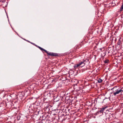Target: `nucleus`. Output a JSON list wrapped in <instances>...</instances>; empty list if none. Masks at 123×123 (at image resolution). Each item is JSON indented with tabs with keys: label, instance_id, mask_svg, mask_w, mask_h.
Masks as SVG:
<instances>
[{
	"label": "nucleus",
	"instance_id": "obj_11",
	"mask_svg": "<svg viewBox=\"0 0 123 123\" xmlns=\"http://www.w3.org/2000/svg\"><path fill=\"white\" fill-rule=\"evenodd\" d=\"M117 87L116 86H115V87H114L113 88H112V89H111V90H113V89L114 88H115V87Z\"/></svg>",
	"mask_w": 123,
	"mask_h": 123
},
{
	"label": "nucleus",
	"instance_id": "obj_8",
	"mask_svg": "<svg viewBox=\"0 0 123 123\" xmlns=\"http://www.w3.org/2000/svg\"><path fill=\"white\" fill-rule=\"evenodd\" d=\"M105 108H102V109H101V110H100V112H102V111H104V110H105Z\"/></svg>",
	"mask_w": 123,
	"mask_h": 123
},
{
	"label": "nucleus",
	"instance_id": "obj_4",
	"mask_svg": "<svg viewBox=\"0 0 123 123\" xmlns=\"http://www.w3.org/2000/svg\"><path fill=\"white\" fill-rule=\"evenodd\" d=\"M36 46L39 49H40L41 50H42V51L43 50L45 52H47V50H46L43 49L42 48H41V47H40L38 46L37 45H36Z\"/></svg>",
	"mask_w": 123,
	"mask_h": 123
},
{
	"label": "nucleus",
	"instance_id": "obj_7",
	"mask_svg": "<svg viewBox=\"0 0 123 123\" xmlns=\"http://www.w3.org/2000/svg\"><path fill=\"white\" fill-rule=\"evenodd\" d=\"M123 9V4L122 5L121 8L120 9V11H122V10Z\"/></svg>",
	"mask_w": 123,
	"mask_h": 123
},
{
	"label": "nucleus",
	"instance_id": "obj_9",
	"mask_svg": "<svg viewBox=\"0 0 123 123\" xmlns=\"http://www.w3.org/2000/svg\"><path fill=\"white\" fill-rule=\"evenodd\" d=\"M27 41H28V42H29V43H31V44H32L33 45H35V46H36L37 45H35V44H34V43H31V42H30L29 41H28V40H27Z\"/></svg>",
	"mask_w": 123,
	"mask_h": 123
},
{
	"label": "nucleus",
	"instance_id": "obj_3",
	"mask_svg": "<svg viewBox=\"0 0 123 123\" xmlns=\"http://www.w3.org/2000/svg\"><path fill=\"white\" fill-rule=\"evenodd\" d=\"M47 53L48 55H50L52 56H56L57 55V54L49 52L47 51V52H46Z\"/></svg>",
	"mask_w": 123,
	"mask_h": 123
},
{
	"label": "nucleus",
	"instance_id": "obj_1",
	"mask_svg": "<svg viewBox=\"0 0 123 123\" xmlns=\"http://www.w3.org/2000/svg\"><path fill=\"white\" fill-rule=\"evenodd\" d=\"M123 92V91L122 89H117L116 90V92L113 93V94L115 96L117 94H119L120 93H122Z\"/></svg>",
	"mask_w": 123,
	"mask_h": 123
},
{
	"label": "nucleus",
	"instance_id": "obj_10",
	"mask_svg": "<svg viewBox=\"0 0 123 123\" xmlns=\"http://www.w3.org/2000/svg\"><path fill=\"white\" fill-rule=\"evenodd\" d=\"M109 61V60H107L105 61L104 62L105 63H106L108 62Z\"/></svg>",
	"mask_w": 123,
	"mask_h": 123
},
{
	"label": "nucleus",
	"instance_id": "obj_12",
	"mask_svg": "<svg viewBox=\"0 0 123 123\" xmlns=\"http://www.w3.org/2000/svg\"><path fill=\"white\" fill-rule=\"evenodd\" d=\"M120 45L119 44H118L117 45V46H120Z\"/></svg>",
	"mask_w": 123,
	"mask_h": 123
},
{
	"label": "nucleus",
	"instance_id": "obj_6",
	"mask_svg": "<svg viewBox=\"0 0 123 123\" xmlns=\"http://www.w3.org/2000/svg\"><path fill=\"white\" fill-rule=\"evenodd\" d=\"M102 80L100 79H99L98 80V82L99 83H101L102 82Z\"/></svg>",
	"mask_w": 123,
	"mask_h": 123
},
{
	"label": "nucleus",
	"instance_id": "obj_5",
	"mask_svg": "<svg viewBox=\"0 0 123 123\" xmlns=\"http://www.w3.org/2000/svg\"><path fill=\"white\" fill-rule=\"evenodd\" d=\"M79 66L78 64H76L74 66V67L75 69L77 68Z\"/></svg>",
	"mask_w": 123,
	"mask_h": 123
},
{
	"label": "nucleus",
	"instance_id": "obj_2",
	"mask_svg": "<svg viewBox=\"0 0 123 123\" xmlns=\"http://www.w3.org/2000/svg\"><path fill=\"white\" fill-rule=\"evenodd\" d=\"M84 62V61H79L78 64L79 66H81V67H83L85 65V64Z\"/></svg>",
	"mask_w": 123,
	"mask_h": 123
}]
</instances>
